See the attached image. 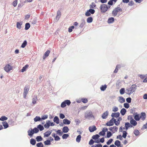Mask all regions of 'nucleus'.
Wrapping results in <instances>:
<instances>
[{
	"label": "nucleus",
	"instance_id": "f03ea898",
	"mask_svg": "<svg viewBox=\"0 0 147 147\" xmlns=\"http://www.w3.org/2000/svg\"><path fill=\"white\" fill-rule=\"evenodd\" d=\"M85 117L86 118L89 119L92 117L94 118V116L92 115V112L90 110L87 111L85 113Z\"/></svg>",
	"mask_w": 147,
	"mask_h": 147
},
{
	"label": "nucleus",
	"instance_id": "de8ad7c7",
	"mask_svg": "<svg viewBox=\"0 0 147 147\" xmlns=\"http://www.w3.org/2000/svg\"><path fill=\"white\" fill-rule=\"evenodd\" d=\"M107 137L108 138H109L111 137L112 135V134L111 133L110 131H107Z\"/></svg>",
	"mask_w": 147,
	"mask_h": 147
},
{
	"label": "nucleus",
	"instance_id": "774afa93",
	"mask_svg": "<svg viewBox=\"0 0 147 147\" xmlns=\"http://www.w3.org/2000/svg\"><path fill=\"white\" fill-rule=\"evenodd\" d=\"M102 145L100 144H98L96 146H92V147H102Z\"/></svg>",
	"mask_w": 147,
	"mask_h": 147
},
{
	"label": "nucleus",
	"instance_id": "473e14b6",
	"mask_svg": "<svg viewBox=\"0 0 147 147\" xmlns=\"http://www.w3.org/2000/svg\"><path fill=\"white\" fill-rule=\"evenodd\" d=\"M126 112V110L124 108H123L121 110L120 113L122 115H125Z\"/></svg>",
	"mask_w": 147,
	"mask_h": 147
},
{
	"label": "nucleus",
	"instance_id": "6ab92c4d",
	"mask_svg": "<svg viewBox=\"0 0 147 147\" xmlns=\"http://www.w3.org/2000/svg\"><path fill=\"white\" fill-rule=\"evenodd\" d=\"M52 132V130H50L45 132L44 133V137H48L50 135Z\"/></svg>",
	"mask_w": 147,
	"mask_h": 147
},
{
	"label": "nucleus",
	"instance_id": "2f4dec72",
	"mask_svg": "<svg viewBox=\"0 0 147 147\" xmlns=\"http://www.w3.org/2000/svg\"><path fill=\"white\" fill-rule=\"evenodd\" d=\"M134 118L137 121H139L140 119V115L139 114L135 115L134 116Z\"/></svg>",
	"mask_w": 147,
	"mask_h": 147
},
{
	"label": "nucleus",
	"instance_id": "5fc2aeb1",
	"mask_svg": "<svg viewBox=\"0 0 147 147\" xmlns=\"http://www.w3.org/2000/svg\"><path fill=\"white\" fill-rule=\"evenodd\" d=\"M32 130L34 131V133H37L39 131V130L37 128L35 127L33 129H32Z\"/></svg>",
	"mask_w": 147,
	"mask_h": 147
},
{
	"label": "nucleus",
	"instance_id": "603ef678",
	"mask_svg": "<svg viewBox=\"0 0 147 147\" xmlns=\"http://www.w3.org/2000/svg\"><path fill=\"white\" fill-rule=\"evenodd\" d=\"M127 134V132L125 131H123V135L122 136L123 138H125Z\"/></svg>",
	"mask_w": 147,
	"mask_h": 147
},
{
	"label": "nucleus",
	"instance_id": "f8f14e48",
	"mask_svg": "<svg viewBox=\"0 0 147 147\" xmlns=\"http://www.w3.org/2000/svg\"><path fill=\"white\" fill-rule=\"evenodd\" d=\"M120 115V113L119 112L113 113L111 114V116L113 118H117L119 117Z\"/></svg>",
	"mask_w": 147,
	"mask_h": 147
},
{
	"label": "nucleus",
	"instance_id": "412c9836",
	"mask_svg": "<svg viewBox=\"0 0 147 147\" xmlns=\"http://www.w3.org/2000/svg\"><path fill=\"white\" fill-rule=\"evenodd\" d=\"M22 22H18L17 23V27L18 28L20 29L22 28L21 26L22 25Z\"/></svg>",
	"mask_w": 147,
	"mask_h": 147
},
{
	"label": "nucleus",
	"instance_id": "bb28decb",
	"mask_svg": "<svg viewBox=\"0 0 147 147\" xmlns=\"http://www.w3.org/2000/svg\"><path fill=\"white\" fill-rule=\"evenodd\" d=\"M53 121L57 124H59V119L57 116H56L54 118Z\"/></svg>",
	"mask_w": 147,
	"mask_h": 147
},
{
	"label": "nucleus",
	"instance_id": "1a4fd4ad",
	"mask_svg": "<svg viewBox=\"0 0 147 147\" xmlns=\"http://www.w3.org/2000/svg\"><path fill=\"white\" fill-rule=\"evenodd\" d=\"M130 117H131V119L130 121V123L131 124L134 126H136L137 124V122L134 119H132L130 116H128V119H129Z\"/></svg>",
	"mask_w": 147,
	"mask_h": 147
},
{
	"label": "nucleus",
	"instance_id": "338daca9",
	"mask_svg": "<svg viewBox=\"0 0 147 147\" xmlns=\"http://www.w3.org/2000/svg\"><path fill=\"white\" fill-rule=\"evenodd\" d=\"M61 15L60 12L59 11H58L57 12V15L56 16V18L59 19Z\"/></svg>",
	"mask_w": 147,
	"mask_h": 147
},
{
	"label": "nucleus",
	"instance_id": "37998d69",
	"mask_svg": "<svg viewBox=\"0 0 147 147\" xmlns=\"http://www.w3.org/2000/svg\"><path fill=\"white\" fill-rule=\"evenodd\" d=\"M48 117V116L47 115H42L41 116V121L42 120H45Z\"/></svg>",
	"mask_w": 147,
	"mask_h": 147
},
{
	"label": "nucleus",
	"instance_id": "c85d7f7f",
	"mask_svg": "<svg viewBox=\"0 0 147 147\" xmlns=\"http://www.w3.org/2000/svg\"><path fill=\"white\" fill-rule=\"evenodd\" d=\"M38 100L36 96H34L32 100V103L33 104L36 103V101Z\"/></svg>",
	"mask_w": 147,
	"mask_h": 147
},
{
	"label": "nucleus",
	"instance_id": "a878e982",
	"mask_svg": "<svg viewBox=\"0 0 147 147\" xmlns=\"http://www.w3.org/2000/svg\"><path fill=\"white\" fill-rule=\"evenodd\" d=\"M114 20V19L113 18L111 17L109 18L107 22L109 24H111L113 23Z\"/></svg>",
	"mask_w": 147,
	"mask_h": 147
},
{
	"label": "nucleus",
	"instance_id": "dca6fc26",
	"mask_svg": "<svg viewBox=\"0 0 147 147\" xmlns=\"http://www.w3.org/2000/svg\"><path fill=\"white\" fill-rule=\"evenodd\" d=\"M85 23L86 22L85 20L84 19H82L79 27L80 28H82L85 25Z\"/></svg>",
	"mask_w": 147,
	"mask_h": 147
},
{
	"label": "nucleus",
	"instance_id": "5701e85b",
	"mask_svg": "<svg viewBox=\"0 0 147 147\" xmlns=\"http://www.w3.org/2000/svg\"><path fill=\"white\" fill-rule=\"evenodd\" d=\"M125 125L126 130L127 129L131 127H132V125L130 123L128 122L125 123Z\"/></svg>",
	"mask_w": 147,
	"mask_h": 147
},
{
	"label": "nucleus",
	"instance_id": "052dcab7",
	"mask_svg": "<svg viewBox=\"0 0 147 147\" xmlns=\"http://www.w3.org/2000/svg\"><path fill=\"white\" fill-rule=\"evenodd\" d=\"M82 102L84 103H86L88 101L87 99L86 98H82Z\"/></svg>",
	"mask_w": 147,
	"mask_h": 147
},
{
	"label": "nucleus",
	"instance_id": "b1692460",
	"mask_svg": "<svg viewBox=\"0 0 147 147\" xmlns=\"http://www.w3.org/2000/svg\"><path fill=\"white\" fill-rule=\"evenodd\" d=\"M118 129V128L116 126H114L113 127H111L109 128V130L113 131H117Z\"/></svg>",
	"mask_w": 147,
	"mask_h": 147
},
{
	"label": "nucleus",
	"instance_id": "4d7b16f0",
	"mask_svg": "<svg viewBox=\"0 0 147 147\" xmlns=\"http://www.w3.org/2000/svg\"><path fill=\"white\" fill-rule=\"evenodd\" d=\"M96 5L94 3H92L91 5H90V8H94Z\"/></svg>",
	"mask_w": 147,
	"mask_h": 147
},
{
	"label": "nucleus",
	"instance_id": "58836bf2",
	"mask_svg": "<svg viewBox=\"0 0 147 147\" xmlns=\"http://www.w3.org/2000/svg\"><path fill=\"white\" fill-rule=\"evenodd\" d=\"M28 135L29 136H30L31 137L34 133L32 129H31V130H28Z\"/></svg>",
	"mask_w": 147,
	"mask_h": 147
},
{
	"label": "nucleus",
	"instance_id": "9d476101",
	"mask_svg": "<svg viewBox=\"0 0 147 147\" xmlns=\"http://www.w3.org/2000/svg\"><path fill=\"white\" fill-rule=\"evenodd\" d=\"M108 130V129L107 128H104L102 131L99 133V134L100 136H103L105 135V132L107 131Z\"/></svg>",
	"mask_w": 147,
	"mask_h": 147
},
{
	"label": "nucleus",
	"instance_id": "7c9ffc66",
	"mask_svg": "<svg viewBox=\"0 0 147 147\" xmlns=\"http://www.w3.org/2000/svg\"><path fill=\"white\" fill-rule=\"evenodd\" d=\"M94 139V140H93L92 139H91L89 142V144L91 145L93 144L94 142H95V141H97V139H98V138H93Z\"/></svg>",
	"mask_w": 147,
	"mask_h": 147
},
{
	"label": "nucleus",
	"instance_id": "e433bc0d",
	"mask_svg": "<svg viewBox=\"0 0 147 147\" xmlns=\"http://www.w3.org/2000/svg\"><path fill=\"white\" fill-rule=\"evenodd\" d=\"M107 88V86L106 85H102L100 88V89L101 91H105Z\"/></svg>",
	"mask_w": 147,
	"mask_h": 147
},
{
	"label": "nucleus",
	"instance_id": "4be33fe9",
	"mask_svg": "<svg viewBox=\"0 0 147 147\" xmlns=\"http://www.w3.org/2000/svg\"><path fill=\"white\" fill-rule=\"evenodd\" d=\"M118 100L121 103H123L125 101V99L121 96L119 97Z\"/></svg>",
	"mask_w": 147,
	"mask_h": 147
},
{
	"label": "nucleus",
	"instance_id": "a211bd4d",
	"mask_svg": "<svg viewBox=\"0 0 147 147\" xmlns=\"http://www.w3.org/2000/svg\"><path fill=\"white\" fill-rule=\"evenodd\" d=\"M63 123L64 124L69 125L70 124L71 121L67 119H64L63 120Z\"/></svg>",
	"mask_w": 147,
	"mask_h": 147
},
{
	"label": "nucleus",
	"instance_id": "f3484780",
	"mask_svg": "<svg viewBox=\"0 0 147 147\" xmlns=\"http://www.w3.org/2000/svg\"><path fill=\"white\" fill-rule=\"evenodd\" d=\"M114 144L117 147H123L121 145L120 142L118 140H116Z\"/></svg>",
	"mask_w": 147,
	"mask_h": 147
},
{
	"label": "nucleus",
	"instance_id": "393cba45",
	"mask_svg": "<svg viewBox=\"0 0 147 147\" xmlns=\"http://www.w3.org/2000/svg\"><path fill=\"white\" fill-rule=\"evenodd\" d=\"M50 51L49 50H47L45 53L44 54V56H43V58L45 59L46 57H48L50 53Z\"/></svg>",
	"mask_w": 147,
	"mask_h": 147
},
{
	"label": "nucleus",
	"instance_id": "49530a36",
	"mask_svg": "<svg viewBox=\"0 0 147 147\" xmlns=\"http://www.w3.org/2000/svg\"><path fill=\"white\" fill-rule=\"evenodd\" d=\"M118 109L117 107L115 106L113 107L112 108V111L114 112H115L118 111Z\"/></svg>",
	"mask_w": 147,
	"mask_h": 147
},
{
	"label": "nucleus",
	"instance_id": "79ce46f5",
	"mask_svg": "<svg viewBox=\"0 0 147 147\" xmlns=\"http://www.w3.org/2000/svg\"><path fill=\"white\" fill-rule=\"evenodd\" d=\"M7 119V118L5 116H3L0 118V120L4 121L6 120Z\"/></svg>",
	"mask_w": 147,
	"mask_h": 147
},
{
	"label": "nucleus",
	"instance_id": "6e6d98bb",
	"mask_svg": "<svg viewBox=\"0 0 147 147\" xmlns=\"http://www.w3.org/2000/svg\"><path fill=\"white\" fill-rule=\"evenodd\" d=\"M124 106L125 108L127 109L129 108V105L128 103H126L124 104Z\"/></svg>",
	"mask_w": 147,
	"mask_h": 147
},
{
	"label": "nucleus",
	"instance_id": "7ed1b4c3",
	"mask_svg": "<svg viewBox=\"0 0 147 147\" xmlns=\"http://www.w3.org/2000/svg\"><path fill=\"white\" fill-rule=\"evenodd\" d=\"M71 103L70 101L69 100H66L63 102L61 104V107L62 108H64L66 105L69 106Z\"/></svg>",
	"mask_w": 147,
	"mask_h": 147
},
{
	"label": "nucleus",
	"instance_id": "aec40b11",
	"mask_svg": "<svg viewBox=\"0 0 147 147\" xmlns=\"http://www.w3.org/2000/svg\"><path fill=\"white\" fill-rule=\"evenodd\" d=\"M51 122L49 121H47L46 123L44 125L45 127L46 128H48L50 126V123Z\"/></svg>",
	"mask_w": 147,
	"mask_h": 147
},
{
	"label": "nucleus",
	"instance_id": "6e6552de",
	"mask_svg": "<svg viewBox=\"0 0 147 147\" xmlns=\"http://www.w3.org/2000/svg\"><path fill=\"white\" fill-rule=\"evenodd\" d=\"M115 121V119L114 118H112L107 123V125L108 126H112L113 125V122Z\"/></svg>",
	"mask_w": 147,
	"mask_h": 147
},
{
	"label": "nucleus",
	"instance_id": "f704fd0d",
	"mask_svg": "<svg viewBox=\"0 0 147 147\" xmlns=\"http://www.w3.org/2000/svg\"><path fill=\"white\" fill-rule=\"evenodd\" d=\"M28 67V65H26L24 66L21 69V72H23L24 71H25L26 69Z\"/></svg>",
	"mask_w": 147,
	"mask_h": 147
},
{
	"label": "nucleus",
	"instance_id": "ea45409f",
	"mask_svg": "<svg viewBox=\"0 0 147 147\" xmlns=\"http://www.w3.org/2000/svg\"><path fill=\"white\" fill-rule=\"evenodd\" d=\"M27 44V42L26 40H24L23 43L22 44L21 47L22 48H24Z\"/></svg>",
	"mask_w": 147,
	"mask_h": 147
},
{
	"label": "nucleus",
	"instance_id": "a19ab883",
	"mask_svg": "<svg viewBox=\"0 0 147 147\" xmlns=\"http://www.w3.org/2000/svg\"><path fill=\"white\" fill-rule=\"evenodd\" d=\"M30 27V25L29 23H26L25 24V29L26 30H28Z\"/></svg>",
	"mask_w": 147,
	"mask_h": 147
},
{
	"label": "nucleus",
	"instance_id": "39448f33",
	"mask_svg": "<svg viewBox=\"0 0 147 147\" xmlns=\"http://www.w3.org/2000/svg\"><path fill=\"white\" fill-rule=\"evenodd\" d=\"M100 9L102 13H105L107 11V5L103 4L100 6Z\"/></svg>",
	"mask_w": 147,
	"mask_h": 147
},
{
	"label": "nucleus",
	"instance_id": "3c124183",
	"mask_svg": "<svg viewBox=\"0 0 147 147\" xmlns=\"http://www.w3.org/2000/svg\"><path fill=\"white\" fill-rule=\"evenodd\" d=\"M36 146L38 147H43V145L42 143L40 142L36 144Z\"/></svg>",
	"mask_w": 147,
	"mask_h": 147
},
{
	"label": "nucleus",
	"instance_id": "f257e3e1",
	"mask_svg": "<svg viewBox=\"0 0 147 147\" xmlns=\"http://www.w3.org/2000/svg\"><path fill=\"white\" fill-rule=\"evenodd\" d=\"M136 89V86L135 84H133L129 88L126 89L125 92L129 95L131 94L134 92Z\"/></svg>",
	"mask_w": 147,
	"mask_h": 147
},
{
	"label": "nucleus",
	"instance_id": "c03bdc74",
	"mask_svg": "<svg viewBox=\"0 0 147 147\" xmlns=\"http://www.w3.org/2000/svg\"><path fill=\"white\" fill-rule=\"evenodd\" d=\"M30 143L32 145H34L36 144V140L32 138L30 140Z\"/></svg>",
	"mask_w": 147,
	"mask_h": 147
},
{
	"label": "nucleus",
	"instance_id": "c9c22d12",
	"mask_svg": "<svg viewBox=\"0 0 147 147\" xmlns=\"http://www.w3.org/2000/svg\"><path fill=\"white\" fill-rule=\"evenodd\" d=\"M93 21V18L91 17L88 18L87 19V22L88 23H90Z\"/></svg>",
	"mask_w": 147,
	"mask_h": 147
},
{
	"label": "nucleus",
	"instance_id": "69168bd1",
	"mask_svg": "<svg viewBox=\"0 0 147 147\" xmlns=\"http://www.w3.org/2000/svg\"><path fill=\"white\" fill-rule=\"evenodd\" d=\"M17 4V0L14 1L13 3V5L14 7H16Z\"/></svg>",
	"mask_w": 147,
	"mask_h": 147
},
{
	"label": "nucleus",
	"instance_id": "4468645a",
	"mask_svg": "<svg viewBox=\"0 0 147 147\" xmlns=\"http://www.w3.org/2000/svg\"><path fill=\"white\" fill-rule=\"evenodd\" d=\"M140 119L142 120L145 119L146 117V115L145 113H142L140 115Z\"/></svg>",
	"mask_w": 147,
	"mask_h": 147
},
{
	"label": "nucleus",
	"instance_id": "20e7f679",
	"mask_svg": "<svg viewBox=\"0 0 147 147\" xmlns=\"http://www.w3.org/2000/svg\"><path fill=\"white\" fill-rule=\"evenodd\" d=\"M122 9L119 7H117L115 8L114 10L113 11L112 13L113 16H115L117 15V12L119 11H121Z\"/></svg>",
	"mask_w": 147,
	"mask_h": 147
},
{
	"label": "nucleus",
	"instance_id": "4c0bfd02",
	"mask_svg": "<svg viewBox=\"0 0 147 147\" xmlns=\"http://www.w3.org/2000/svg\"><path fill=\"white\" fill-rule=\"evenodd\" d=\"M37 128L38 129H39L40 131H42L44 129V128L43 126L40 124L38 125Z\"/></svg>",
	"mask_w": 147,
	"mask_h": 147
},
{
	"label": "nucleus",
	"instance_id": "864d4df0",
	"mask_svg": "<svg viewBox=\"0 0 147 147\" xmlns=\"http://www.w3.org/2000/svg\"><path fill=\"white\" fill-rule=\"evenodd\" d=\"M134 134L136 136H138L139 134V132L138 130H136L134 131Z\"/></svg>",
	"mask_w": 147,
	"mask_h": 147
},
{
	"label": "nucleus",
	"instance_id": "e2e57ef3",
	"mask_svg": "<svg viewBox=\"0 0 147 147\" xmlns=\"http://www.w3.org/2000/svg\"><path fill=\"white\" fill-rule=\"evenodd\" d=\"M113 141V140L111 138L107 142V144L108 145L110 144Z\"/></svg>",
	"mask_w": 147,
	"mask_h": 147
},
{
	"label": "nucleus",
	"instance_id": "c756f323",
	"mask_svg": "<svg viewBox=\"0 0 147 147\" xmlns=\"http://www.w3.org/2000/svg\"><path fill=\"white\" fill-rule=\"evenodd\" d=\"M34 120L35 122H36L41 121V119L40 117L37 116L34 118Z\"/></svg>",
	"mask_w": 147,
	"mask_h": 147
},
{
	"label": "nucleus",
	"instance_id": "423d86ee",
	"mask_svg": "<svg viewBox=\"0 0 147 147\" xmlns=\"http://www.w3.org/2000/svg\"><path fill=\"white\" fill-rule=\"evenodd\" d=\"M12 68V67L9 64H8L5 65L4 68V70L6 72H8L11 70Z\"/></svg>",
	"mask_w": 147,
	"mask_h": 147
},
{
	"label": "nucleus",
	"instance_id": "09e8293b",
	"mask_svg": "<svg viewBox=\"0 0 147 147\" xmlns=\"http://www.w3.org/2000/svg\"><path fill=\"white\" fill-rule=\"evenodd\" d=\"M120 93L121 94H123L125 92V90L124 88H122L120 90Z\"/></svg>",
	"mask_w": 147,
	"mask_h": 147
},
{
	"label": "nucleus",
	"instance_id": "a18cd8bd",
	"mask_svg": "<svg viewBox=\"0 0 147 147\" xmlns=\"http://www.w3.org/2000/svg\"><path fill=\"white\" fill-rule=\"evenodd\" d=\"M104 138H100V139L99 140H98V139H97V141H95V142L96 143H99L100 142L103 143L104 141Z\"/></svg>",
	"mask_w": 147,
	"mask_h": 147
},
{
	"label": "nucleus",
	"instance_id": "13d9d810",
	"mask_svg": "<svg viewBox=\"0 0 147 147\" xmlns=\"http://www.w3.org/2000/svg\"><path fill=\"white\" fill-rule=\"evenodd\" d=\"M74 26H71L69 27L68 28V31L69 32H71L72 31V29H74Z\"/></svg>",
	"mask_w": 147,
	"mask_h": 147
},
{
	"label": "nucleus",
	"instance_id": "680f3d73",
	"mask_svg": "<svg viewBox=\"0 0 147 147\" xmlns=\"http://www.w3.org/2000/svg\"><path fill=\"white\" fill-rule=\"evenodd\" d=\"M91 14L87 10L85 13V15L86 16H90Z\"/></svg>",
	"mask_w": 147,
	"mask_h": 147
},
{
	"label": "nucleus",
	"instance_id": "ddd939ff",
	"mask_svg": "<svg viewBox=\"0 0 147 147\" xmlns=\"http://www.w3.org/2000/svg\"><path fill=\"white\" fill-rule=\"evenodd\" d=\"M53 140V139L52 138L51 139L50 138V140H47L44 142V143L45 145H50L51 144V142H52V141Z\"/></svg>",
	"mask_w": 147,
	"mask_h": 147
},
{
	"label": "nucleus",
	"instance_id": "2eb2a0df",
	"mask_svg": "<svg viewBox=\"0 0 147 147\" xmlns=\"http://www.w3.org/2000/svg\"><path fill=\"white\" fill-rule=\"evenodd\" d=\"M108 115V111H107L102 114V117L103 119H105L107 118Z\"/></svg>",
	"mask_w": 147,
	"mask_h": 147
},
{
	"label": "nucleus",
	"instance_id": "72a5a7b5",
	"mask_svg": "<svg viewBox=\"0 0 147 147\" xmlns=\"http://www.w3.org/2000/svg\"><path fill=\"white\" fill-rule=\"evenodd\" d=\"M2 123L5 129L7 128L8 127V124L6 122L4 121Z\"/></svg>",
	"mask_w": 147,
	"mask_h": 147
},
{
	"label": "nucleus",
	"instance_id": "cd10ccee",
	"mask_svg": "<svg viewBox=\"0 0 147 147\" xmlns=\"http://www.w3.org/2000/svg\"><path fill=\"white\" fill-rule=\"evenodd\" d=\"M63 131L64 133H67L69 130L68 127L67 126H64L63 128Z\"/></svg>",
	"mask_w": 147,
	"mask_h": 147
},
{
	"label": "nucleus",
	"instance_id": "8fccbe9b",
	"mask_svg": "<svg viewBox=\"0 0 147 147\" xmlns=\"http://www.w3.org/2000/svg\"><path fill=\"white\" fill-rule=\"evenodd\" d=\"M88 11L91 14H94L95 12V11L94 9H90L89 10H88Z\"/></svg>",
	"mask_w": 147,
	"mask_h": 147
},
{
	"label": "nucleus",
	"instance_id": "0eeeda50",
	"mask_svg": "<svg viewBox=\"0 0 147 147\" xmlns=\"http://www.w3.org/2000/svg\"><path fill=\"white\" fill-rule=\"evenodd\" d=\"M29 90V87L28 86H26L24 88L23 93L24 97L26 98V95L28 93Z\"/></svg>",
	"mask_w": 147,
	"mask_h": 147
},
{
	"label": "nucleus",
	"instance_id": "9b49d317",
	"mask_svg": "<svg viewBox=\"0 0 147 147\" xmlns=\"http://www.w3.org/2000/svg\"><path fill=\"white\" fill-rule=\"evenodd\" d=\"M96 129V128L95 125L90 126L89 127V130L90 132H93Z\"/></svg>",
	"mask_w": 147,
	"mask_h": 147
},
{
	"label": "nucleus",
	"instance_id": "bf43d9fd",
	"mask_svg": "<svg viewBox=\"0 0 147 147\" xmlns=\"http://www.w3.org/2000/svg\"><path fill=\"white\" fill-rule=\"evenodd\" d=\"M139 76L142 79H143L145 78L146 76V75H139Z\"/></svg>",
	"mask_w": 147,
	"mask_h": 147
},
{
	"label": "nucleus",
	"instance_id": "0e129e2a",
	"mask_svg": "<svg viewBox=\"0 0 147 147\" xmlns=\"http://www.w3.org/2000/svg\"><path fill=\"white\" fill-rule=\"evenodd\" d=\"M131 98L130 97H129L126 98V101L128 103H130L131 101Z\"/></svg>",
	"mask_w": 147,
	"mask_h": 147
}]
</instances>
